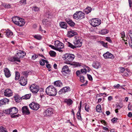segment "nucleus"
Instances as JSON below:
<instances>
[{
    "mask_svg": "<svg viewBox=\"0 0 132 132\" xmlns=\"http://www.w3.org/2000/svg\"><path fill=\"white\" fill-rule=\"evenodd\" d=\"M65 59V63L71 65H73L75 67L80 66L78 62L72 61L75 58V55L72 54L66 53L63 55Z\"/></svg>",
    "mask_w": 132,
    "mask_h": 132,
    "instance_id": "f257e3e1",
    "label": "nucleus"
},
{
    "mask_svg": "<svg viewBox=\"0 0 132 132\" xmlns=\"http://www.w3.org/2000/svg\"><path fill=\"white\" fill-rule=\"evenodd\" d=\"M45 92L46 94L50 96H55L57 93L56 88L52 85L48 87L46 89Z\"/></svg>",
    "mask_w": 132,
    "mask_h": 132,
    "instance_id": "f03ea898",
    "label": "nucleus"
},
{
    "mask_svg": "<svg viewBox=\"0 0 132 132\" xmlns=\"http://www.w3.org/2000/svg\"><path fill=\"white\" fill-rule=\"evenodd\" d=\"M73 16L74 19L79 20L85 18L84 13L80 11L76 12L73 14Z\"/></svg>",
    "mask_w": 132,
    "mask_h": 132,
    "instance_id": "7ed1b4c3",
    "label": "nucleus"
},
{
    "mask_svg": "<svg viewBox=\"0 0 132 132\" xmlns=\"http://www.w3.org/2000/svg\"><path fill=\"white\" fill-rule=\"evenodd\" d=\"M101 22L100 20L97 18H93L91 20L90 24L93 27H95L99 25Z\"/></svg>",
    "mask_w": 132,
    "mask_h": 132,
    "instance_id": "20e7f679",
    "label": "nucleus"
},
{
    "mask_svg": "<svg viewBox=\"0 0 132 132\" xmlns=\"http://www.w3.org/2000/svg\"><path fill=\"white\" fill-rule=\"evenodd\" d=\"M30 89L33 93L35 94L37 93L39 89V88L38 86L34 84L30 86Z\"/></svg>",
    "mask_w": 132,
    "mask_h": 132,
    "instance_id": "39448f33",
    "label": "nucleus"
},
{
    "mask_svg": "<svg viewBox=\"0 0 132 132\" xmlns=\"http://www.w3.org/2000/svg\"><path fill=\"white\" fill-rule=\"evenodd\" d=\"M82 43L81 38L80 37L76 38L75 40L73 42L74 44L76 45L77 47H80L81 46Z\"/></svg>",
    "mask_w": 132,
    "mask_h": 132,
    "instance_id": "423d86ee",
    "label": "nucleus"
},
{
    "mask_svg": "<svg viewBox=\"0 0 132 132\" xmlns=\"http://www.w3.org/2000/svg\"><path fill=\"white\" fill-rule=\"evenodd\" d=\"M26 53L23 51L19 50L17 51L15 56L19 59L23 57L25 55Z\"/></svg>",
    "mask_w": 132,
    "mask_h": 132,
    "instance_id": "0eeeda50",
    "label": "nucleus"
},
{
    "mask_svg": "<svg viewBox=\"0 0 132 132\" xmlns=\"http://www.w3.org/2000/svg\"><path fill=\"white\" fill-rule=\"evenodd\" d=\"M53 109L52 108H48L45 110L44 113V115L45 116L49 117L52 114L53 112Z\"/></svg>",
    "mask_w": 132,
    "mask_h": 132,
    "instance_id": "6e6552de",
    "label": "nucleus"
},
{
    "mask_svg": "<svg viewBox=\"0 0 132 132\" xmlns=\"http://www.w3.org/2000/svg\"><path fill=\"white\" fill-rule=\"evenodd\" d=\"M54 45L56 48H63L64 47L63 44L59 40L56 41L55 42Z\"/></svg>",
    "mask_w": 132,
    "mask_h": 132,
    "instance_id": "1a4fd4ad",
    "label": "nucleus"
},
{
    "mask_svg": "<svg viewBox=\"0 0 132 132\" xmlns=\"http://www.w3.org/2000/svg\"><path fill=\"white\" fill-rule=\"evenodd\" d=\"M27 79L24 78L23 76H21L20 80L19 83L22 86H24L26 85L27 83Z\"/></svg>",
    "mask_w": 132,
    "mask_h": 132,
    "instance_id": "9d476101",
    "label": "nucleus"
},
{
    "mask_svg": "<svg viewBox=\"0 0 132 132\" xmlns=\"http://www.w3.org/2000/svg\"><path fill=\"white\" fill-rule=\"evenodd\" d=\"M13 94L12 90L10 89H6L4 92L5 96L7 97H10Z\"/></svg>",
    "mask_w": 132,
    "mask_h": 132,
    "instance_id": "9b49d317",
    "label": "nucleus"
},
{
    "mask_svg": "<svg viewBox=\"0 0 132 132\" xmlns=\"http://www.w3.org/2000/svg\"><path fill=\"white\" fill-rule=\"evenodd\" d=\"M77 35V33L72 30L68 31L67 36L68 37H71L75 35Z\"/></svg>",
    "mask_w": 132,
    "mask_h": 132,
    "instance_id": "f8f14e48",
    "label": "nucleus"
},
{
    "mask_svg": "<svg viewBox=\"0 0 132 132\" xmlns=\"http://www.w3.org/2000/svg\"><path fill=\"white\" fill-rule=\"evenodd\" d=\"M4 74L6 77L9 78L11 76V72L9 69L7 68H4Z\"/></svg>",
    "mask_w": 132,
    "mask_h": 132,
    "instance_id": "ddd939ff",
    "label": "nucleus"
},
{
    "mask_svg": "<svg viewBox=\"0 0 132 132\" xmlns=\"http://www.w3.org/2000/svg\"><path fill=\"white\" fill-rule=\"evenodd\" d=\"M105 59L110 58L112 59L113 57V55L108 52H107L103 55Z\"/></svg>",
    "mask_w": 132,
    "mask_h": 132,
    "instance_id": "4468645a",
    "label": "nucleus"
},
{
    "mask_svg": "<svg viewBox=\"0 0 132 132\" xmlns=\"http://www.w3.org/2000/svg\"><path fill=\"white\" fill-rule=\"evenodd\" d=\"M65 21L71 27H74L75 25V23L70 19L66 18L65 19Z\"/></svg>",
    "mask_w": 132,
    "mask_h": 132,
    "instance_id": "2eb2a0df",
    "label": "nucleus"
},
{
    "mask_svg": "<svg viewBox=\"0 0 132 132\" xmlns=\"http://www.w3.org/2000/svg\"><path fill=\"white\" fill-rule=\"evenodd\" d=\"M9 101V100L7 98H5L2 99L0 100V106L5 105L6 103H7Z\"/></svg>",
    "mask_w": 132,
    "mask_h": 132,
    "instance_id": "dca6fc26",
    "label": "nucleus"
},
{
    "mask_svg": "<svg viewBox=\"0 0 132 132\" xmlns=\"http://www.w3.org/2000/svg\"><path fill=\"white\" fill-rule=\"evenodd\" d=\"M24 23L25 22L24 20L21 18H20L16 25L22 27L24 25Z\"/></svg>",
    "mask_w": 132,
    "mask_h": 132,
    "instance_id": "f3484780",
    "label": "nucleus"
},
{
    "mask_svg": "<svg viewBox=\"0 0 132 132\" xmlns=\"http://www.w3.org/2000/svg\"><path fill=\"white\" fill-rule=\"evenodd\" d=\"M6 36L8 37L11 38L13 36V33L10 30H6Z\"/></svg>",
    "mask_w": 132,
    "mask_h": 132,
    "instance_id": "a211bd4d",
    "label": "nucleus"
},
{
    "mask_svg": "<svg viewBox=\"0 0 132 132\" xmlns=\"http://www.w3.org/2000/svg\"><path fill=\"white\" fill-rule=\"evenodd\" d=\"M9 60L12 62H14L15 61H17L18 62H20V60L19 59H18L16 57H11L9 58Z\"/></svg>",
    "mask_w": 132,
    "mask_h": 132,
    "instance_id": "6ab92c4d",
    "label": "nucleus"
},
{
    "mask_svg": "<svg viewBox=\"0 0 132 132\" xmlns=\"http://www.w3.org/2000/svg\"><path fill=\"white\" fill-rule=\"evenodd\" d=\"M65 43L67 46L71 48L74 49L77 47L76 45H74L66 41L65 42Z\"/></svg>",
    "mask_w": 132,
    "mask_h": 132,
    "instance_id": "aec40b11",
    "label": "nucleus"
},
{
    "mask_svg": "<svg viewBox=\"0 0 132 132\" xmlns=\"http://www.w3.org/2000/svg\"><path fill=\"white\" fill-rule=\"evenodd\" d=\"M22 112L24 114L28 115L30 112L28 108H22Z\"/></svg>",
    "mask_w": 132,
    "mask_h": 132,
    "instance_id": "412c9836",
    "label": "nucleus"
},
{
    "mask_svg": "<svg viewBox=\"0 0 132 132\" xmlns=\"http://www.w3.org/2000/svg\"><path fill=\"white\" fill-rule=\"evenodd\" d=\"M55 86L56 87H61L62 86V83L60 80H57L55 81L54 82Z\"/></svg>",
    "mask_w": 132,
    "mask_h": 132,
    "instance_id": "4be33fe9",
    "label": "nucleus"
},
{
    "mask_svg": "<svg viewBox=\"0 0 132 132\" xmlns=\"http://www.w3.org/2000/svg\"><path fill=\"white\" fill-rule=\"evenodd\" d=\"M93 67L95 68L98 69L101 67V64L98 62H95L93 65Z\"/></svg>",
    "mask_w": 132,
    "mask_h": 132,
    "instance_id": "5701e85b",
    "label": "nucleus"
},
{
    "mask_svg": "<svg viewBox=\"0 0 132 132\" xmlns=\"http://www.w3.org/2000/svg\"><path fill=\"white\" fill-rule=\"evenodd\" d=\"M69 71L68 67L67 65L64 66L62 70V72L65 73H67V72Z\"/></svg>",
    "mask_w": 132,
    "mask_h": 132,
    "instance_id": "b1692460",
    "label": "nucleus"
},
{
    "mask_svg": "<svg viewBox=\"0 0 132 132\" xmlns=\"http://www.w3.org/2000/svg\"><path fill=\"white\" fill-rule=\"evenodd\" d=\"M29 107H39L40 105L39 104L33 102L29 104Z\"/></svg>",
    "mask_w": 132,
    "mask_h": 132,
    "instance_id": "393cba45",
    "label": "nucleus"
},
{
    "mask_svg": "<svg viewBox=\"0 0 132 132\" xmlns=\"http://www.w3.org/2000/svg\"><path fill=\"white\" fill-rule=\"evenodd\" d=\"M42 23L43 24L46 26H49L51 25V23L46 19H44L42 20Z\"/></svg>",
    "mask_w": 132,
    "mask_h": 132,
    "instance_id": "a878e982",
    "label": "nucleus"
},
{
    "mask_svg": "<svg viewBox=\"0 0 132 132\" xmlns=\"http://www.w3.org/2000/svg\"><path fill=\"white\" fill-rule=\"evenodd\" d=\"M59 25L60 27L66 29L67 27L66 23L64 22H60Z\"/></svg>",
    "mask_w": 132,
    "mask_h": 132,
    "instance_id": "bb28decb",
    "label": "nucleus"
},
{
    "mask_svg": "<svg viewBox=\"0 0 132 132\" xmlns=\"http://www.w3.org/2000/svg\"><path fill=\"white\" fill-rule=\"evenodd\" d=\"M14 98L15 101L16 102H19L20 99L21 100V97L18 94H15L14 96Z\"/></svg>",
    "mask_w": 132,
    "mask_h": 132,
    "instance_id": "cd10ccee",
    "label": "nucleus"
},
{
    "mask_svg": "<svg viewBox=\"0 0 132 132\" xmlns=\"http://www.w3.org/2000/svg\"><path fill=\"white\" fill-rule=\"evenodd\" d=\"M19 17L17 16L13 17L12 18V21L14 23L17 25V23L19 20Z\"/></svg>",
    "mask_w": 132,
    "mask_h": 132,
    "instance_id": "c85d7f7f",
    "label": "nucleus"
},
{
    "mask_svg": "<svg viewBox=\"0 0 132 132\" xmlns=\"http://www.w3.org/2000/svg\"><path fill=\"white\" fill-rule=\"evenodd\" d=\"M92 10V8L90 7H88L84 10V12L86 14H87L91 12Z\"/></svg>",
    "mask_w": 132,
    "mask_h": 132,
    "instance_id": "c756f323",
    "label": "nucleus"
},
{
    "mask_svg": "<svg viewBox=\"0 0 132 132\" xmlns=\"http://www.w3.org/2000/svg\"><path fill=\"white\" fill-rule=\"evenodd\" d=\"M31 94H27L21 97V100L22 99H28L30 98Z\"/></svg>",
    "mask_w": 132,
    "mask_h": 132,
    "instance_id": "7c9ffc66",
    "label": "nucleus"
},
{
    "mask_svg": "<svg viewBox=\"0 0 132 132\" xmlns=\"http://www.w3.org/2000/svg\"><path fill=\"white\" fill-rule=\"evenodd\" d=\"M65 102L67 104L70 106L72 103L73 101L71 99H68L65 100Z\"/></svg>",
    "mask_w": 132,
    "mask_h": 132,
    "instance_id": "2f4dec72",
    "label": "nucleus"
},
{
    "mask_svg": "<svg viewBox=\"0 0 132 132\" xmlns=\"http://www.w3.org/2000/svg\"><path fill=\"white\" fill-rule=\"evenodd\" d=\"M4 113L6 114H12L13 113L11 112V108L9 109L3 111Z\"/></svg>",
    "mask_w": 132,
    "mask_h": 132,
    "instance_id": "473e14b6",
    "label": "nucleus"
},
{
    "mask_svg": "<svg viewBox=\"0 0 132 132\" xmlns=\"http://www.w3.org/2000/svg\"><path fill=\"white\" fill-rule=\"evenodd\" d=\"M11 112L13 113L12 114H16L18 111V109L17 108H11Z\"/></svg>",
    "mask_w": 132,
    "mask_h": 132,
    "instance_id": "72a5a7b5",
    "label": "nucleus"
},
{
    "mask_svg": "<svg viewBox=\"0 0 132 132\" xmlns=\"http://www.w3.org/2000/svg\"><path fill=\"white\" fill-rule=\"evenodd\" d=\"M2 6L6 8H10L11 7V5L9 4L4 3L2 4Z\"/></svg>",
    "mask_w": 132,
    "mask_h": 132,
    "instance_id": "f704fd0d",
    "label": "nucleus"
},
{
    "mask_svg": "<svg viewBox=\"0 0 132 132\" xmlns=\"http://www.w3.org/2000/svg\"><path fill=\"white\" fill-rule=\"evenodd\" d=\"M30 73L29 72L27 71H26L23 72H22V74L26 78L28 76Z\"/></svg>",
    "mask_w": 132,
    "mask_h": 132,
    "instance_id": "c9c22d12",
    "label": "nucleus"
},
{
    "mask_svg": "<svg viewBox=\"0 0 132 132\" xmlns=\"http://www.w3.org/2000/svg\"><path fill=\"white\" fill-rule=\"evenodd\" d=\"M49 54L52 57L55 56L56 54V53L54 51H50Z\"/></svg>",
    "mask_w": 132,
    "mask_h": 132,
    "instance_id": "e433bc0d",
    "label": "nucleus"
},
{
    "mask_svg": "<svg viewBox=\"0 0 132 132\" xmlns=\"http://www.w3.org/2000/svg\"><path fill=\"white\" fill-rule=\"evenodd\" d=\"M108 32L109 31L107 29H103L101 30V34L102 35L107 34Z\"/></svg>",
    "mask_w": 132,
    "mask_h": 132,
    "instance_id": "4c0bfd02",
    "label": "nucleus"
},
{
    "mask_svg": "<svg viewBox=\"0 0 132 132\" xmlns=\"http://www.w3.org/2000/svg\"><path fill=\"white\" fill-rule=\"evenodd\" d=\"M20 77V74L18 72L15 73V79L16 80H18L19 78Z\"/></svg>",
    "mask_w": 132,
    "mask_h": 132,
    "instance_id": "58836bf2",
    "label": "nucleus"
},
{
    "mask_svg": "<svg viewBox=\"0 0 132 132\" xmlns=\"http://www.w3.org/2000/svg\"><path fill=\"white\" fill-rule=\"evenodd\" d=\"M0 132H7L6 129L2 126L0 127Z\"/></svg>",
    "mask_w": 132,
    "mask_h": 132,
    "instance_id": "ea45409f",
    "label": "nucleus"
},
{
    "mask_svg": "<svg viewBox=\"0 0 132 132\" xmlns=\"http://www.w3.org/2000/svg\"><path fill=\"white\" fill-rule=\"evenodd\" d=\"M64 93H65L68 92L70 91V88L69 87H64Z\"/></svg>",
    "mask_w": 132,
    "mask_h": 132,
    "instance_id": "a19ab883",
    "label": "nucleus"
},
{
    "mask_svg": "<svg viewBox=\"0 0 132 132\" xmlns=\"http://www.w3.org/2000/svg\"><path fill=\"white\" fill-rule=\"evenodd\" d=\"M120 35H121V38L123 39L122 40L124 41H125L126 40L124 39V38H125V32L124 31L121 32L120 33Z\"/></svg>",
    "mask_w": 132,
    "mask_h": 132,
    "instance_id": "79ce46f5",
    "label": "nucleus"
},
{
    "mask_svg": "<svg viewBox=\"0 0 132 132\" xmlns=\"http://www.w3.org/2000/svg\"><path fill=\"white\" fill-rule=\"evenodd\" d=\"M100 43L101 45H102L104 47L107 48V43H104L103 41H101L100 42Z\"/></svg>",
    "mask_w": 132,
    "mask_h": 132,
    "instance_id": "37998d69",
    "label": "nucleus"
},
{
    "mask_svg": "<svg viewBox=\"0 0 132 132\" xmlns=\"http://www.w3.org/2000/svg\"><path fill=\"white\" fill-rule=\"evenodd\" d=\"M64 87L62 88L59 92L58 93L59 95L62 94L63 93H64Z\"/></svg>",
    "mask_w": 132,
    "mask_h": 132,
    "instance_id": "c03bdc74",
    "label": "nucleus"
},
{
    "mask_svg": "<svg viewBox=\"0 0 132 132\" xmlns=\"http://www.w3.org/2000/svg\"><path fill=\"white\" fill-rule=\"evenodd\" d=\"M34 37L35 38L38 40H40L42 39V37L40 35H35Z\"/></svg>",
    "mask_w": 132,
    "mask_h": 132,
    "instance_id": "a18cd8bd",
    "label": "nucleus"
},
{
    "mask_svg": "<svg viewBox=\"0 0 132 132\" xmlns=\"http://www.w3.org/2000/svg\"><path fill=\"white\" fill-rule=\"evenodd\" d=\"M80 80L82 82H84L85 81L84 77L82 76H80Z\"/></svg>",
    "mask_w": 132,
    "mask_h": 132,
    "instance_id": "49530a36",
    "label": "nucleus"
},
{
    "mask_svg": "<svg viewBox=\"0 0 132 132\" xmlns=\"http://www.w3.org/2000/svg\"><path fill=\"white\" fill-rule=\"evenodd\" d=\"M77 119L79 120H81V117L80 115V113L77 112Z\"/></svg>",
    "mask_w": 132,
    "mask_h": 132,
    "instance_id": "de8ad7c7",
    "label": "nucleus"
},
{
    "mask_svg": "<svg viewBox=\"0 0 132 132\" xmlns=\"http://www.w3.org/2000/svg\"><path fill=\"white\" fill-rule=\"evenodd\" d=\"M47 62V61L44 60H43L40 61V64L42 66H44L45 65V62Z\"/></svg>",
    "mask_w": 132,
    "mask_h": 132,
    "instance_id": "09e8293b",
    "label": "nucleus"
},
{
    "mask_svg": "<svg viewBox=\"0 0 132 132\" xmlns=\"http://www.w3.org/2000/svg\"><path fill=\"white\" fill-rule=\"evenodd\" d=\"M118 120V119L117 118L114 117L112 119L111 121L113 123H115L117 122Z\"/></svg>",
    "mask_w": 132,
    "mask_h": 132,
    "instance_id": "8fccbe9b",
    "label": "nucleus"
},
{
    "mask_svg": "<svg viewBox=\"0 0 132 132\" xmlns=\"http://www.w3.org/2000/svg\"><path fill=\"white\" fill-rule=\"evenodd\" d=\"M26 0H21L19 2L21 4H25L26 3Z\"/></svg>",
    "mask_w": 132,
    "mask_h": 132,
    "instance_id": "3c124183",
    "label": "nucleus"
},
{
    "mask_svg": "<svg viewBox=\"0 0 132 132\" xmlns=\"http://www.w3.org/2000/svg\"><path fill=\"white\" fill-rule=\"evenodd\" d=\"M38 56L37 55L34 54L32 56L31 58L32 60H35L37 58Z\"/></svg>",
    "mask_w": 132,
    "mask_h": 132,
    "instance_id": "603ef678",
    "label": "nucleus"
},
{
    "mask_svg": "<svg viewBox=\"0 0 132 132\" xmlns=\"http://www.w3.org/2000/svg\"><path fill=\"white\" fill-rule=\"evenodd\" d=\"M105 39L107 41L109 42L110 43L112 42V41L111 40L110 38L109 37H106Z\"/></svg>",
    "mask_w": 132,
    "mask_h": 132,
    "instance_id": "864d4df0",
    "label": "nucleus"
},
{
    "mask_svg": "<svg viewBox=\"0 0 132 132\" xmlns=\"http://www.w3.org/2000/svg\"><path fill=\"white\" fill-rule=\"evenodd\" d=\"M96 111L98 112H102L101 108H96Z\"/></svg>",
    "mask_w": 132,
    "mask_h": 132,
    "instance_id": "5fc2aeb1",
    "label": "nucleus"
},
{
    "mask_svg": "<svg viewBox=\"0 0 132 132\" xmlns=\"http://www.w3.org/2000/svg\"><path fill=\"white\" fill-rule=\"evenodd\" d=\"M87 77L88 79L90 80H92L93 78L92 76L90 75L87 74Z\"/></svg>",
    "mask_w": 132,
    "mask_h": 132,
    "instance_id": "6e6d98bb",
    "label": "nucleus"
},
{
    "mask_svg": "<svg viewBox=\"0 0 132 132\" xmlns=\"http://www.w3.org/2000/svg\"><path fill=\"white\" fill-rule=\"evenodd\" d=\"M81 73H84L86 74V70L85 69H82L81 70Z\"/></svg>",
    "mask_w": 132,
    "mask_h": 132,
    "instance_id": "4d7b16f0",
    "label": "nucleus"
},
{
    "mask_svg": "<svg viewBox=\"0 0 132 132\" xmlns=\"http://www.w3.org/2000/svg\"><path fill=\"white\" fill-rule=\"evenodd\" d=\"M34 11L36 12L39 10V8L37 7H34Z\"/></svg>",
    "mask_w": 132,
    "mask_h": 132,
    "instance_id": "13d9d810",
    "label": "nucleus"
},
{
    "mask_svg": "<svg viewBox=\"0 0 132 132\" xmlns=\"http://www.w3.org/2000/svg\"><path fill=\"white\" fill-rule=\"evenodd\" d=\"M120 85L119 84H117V85H114L113 86V87L115 88H117V89H118V88H119V87H120Z\"/></svg>",
    "mask_w": 132,
    "mask_h": 132,
    "instance_id": "bf43d9fd",
    "label": "nucleus"
},
{
    "mask_svg": "<svg viewBox=\"0 0 132 132\" xmlns=\"http://www.w3.org/2000/svg\"><path fill=\"white\" fill-rule=\"evenodd\" d=\"M120 71L122 73L125 70L124 68L122 67H120Z\"/></svg>",
    "mask_w": 132,
    "mask_h": 132,
    "instance_id": "052dcab7",
    "label": "nucleus"
},
{
    "mask_svg": "<svg viewBox=\"0 0 132 132\" xmlns=\"http://www.w3.org/2000/svg\"><path fill=\"white\" fill-rule=\"evenodd\" d=\"M49 46L51 48H52L53 49L56 50V47L55 46H54L50 45H49Z\"/></svg>",
    "mask_w": 132,
    "mask_h": 132,
    "instance_id": "680f3d73",
    "label": "nucleus"
},
{
    "mask_svg": "<svg viewBox=\"0 0 132 132\" xmlns=\"http://www.w3.org/2000/svg\"><path fill=\"white\" fill-rule=\"evenodd\" d=\"M105 94V93H102L100 94H97L96 97V98H97V97H100L101 96H101H102L103 94Z\"/></svg>",
    "mask_w": 132,
    "mask_h": 132,
    "instance_id": "e2e57ef3",
    "label": "nucleus"
},
{
    "mask_svg": "<svg viewBox=\"0 0 132 132\" xmlns=\"http://www.w3.org/2000/svg\"><path fill=\"white\" fill-rule=\"evenodd\" d=\"M80 74V72L79 70L77 71L76 72V74L77 76H78Z\"/></svg>",
    "mask_w": 132,
    "mask_h": 132,
    "instance_id": "0e129e2a",
    "label": "nucleus"
},
{
    "mask_svg": "<svg viewBox=\"0 0 132 132\" xmlns=\"http://www.w3.org/2000/svg\"><path fill=\"white\" fill-rule=\"evenodd\" d=\"M88 81H86V82L84 84H81L80 86H85L86 85L88 84Z\"/></svg>",
    "mask_w": 132,
    "mask_h": 132,
    "instance_id": "69168bd1",
    "label": "nucleus"
},
{
    "mask_svg": "<svg viewBox=\"0 0 132 132\" xmlns=\"http://www.w3.org/2000/svg\"><path fill=\"white\" fill-rule=\"evenodd\" d=\"M128 116L129 117L131 118L132 116V114L131 112H129L128 114Z\"/></svg>",
    "mask_w": 132,
    "mask_h": 132,
    "instance_id": "338daca9",
    "label": "nucleus"
},
{
    "mask_svg": "<svg viewBox=\"0 0 132 132\" xmlns=\"http://www.w3.org/2000/svg\"><path fill=\"white\" fill-rule=\"evenodd\" d=\"M112 99V97L111 96H109L108 98V100L109 101H111Z\"/></svg>",
    "mask_w": 132,
    "mask_h": 132,
    "instance_id": "774afa93",
    "label": "nucleus"
}]
</instances>
